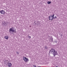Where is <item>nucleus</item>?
I'll use <instances>...</instances> for the list:
<instances>
[{"label": "nucleus", "mask_w": 67, "mask_h": 67, "mask_svg": "<svg viewBox=\"0 0 67 67\" xmlns=\"http://www.w3.org/2000/svg\"><path fill=\"white\" fill-rule=\"evenodd\" d=\"M57 18V17L56 16H54V19H56Z\"/></svg>", "instance_id": "1a4fd4ad"}, {"label": "nucleus", "mask_w": 67, "mask_h": 67, "mask_svg": "<svg viewBox=\"0 0 67 67\" xmlns=\"http://www.w3.org/2000/svg\"><path fill=\"white\" fill-rule=\"evenodd\" d=\"M4 38L5 39H6V40H8V38H9V36H6L4 37Z\"/></svg>", "instance_id": "0eeeda50"}, {"label": "nucleus", "mask_w": 67, "mask_h": 67, "mask_svg": "<svg viewBox=\"0 0 67 67\" xmlns=\"http://www.w3.org/2000/svg\"><path fill=\"white\" fill-rule=\"evenodd\" d=\"M23 60H24L26 63L27 62H29V59L25 57H23Z\"/></svg>", "instance_id": "20e7f679"}, {"label": "nucleus", "mask_w": 67, "mask_h": 67, "mask_svg": "<svg viewBox=\"0 0 67 67\" xmlns=\"http://www.w3.org/2000/svg\"><path fill=\"white\" fill-rule=\"evenodd\" d=\"M29 37H30V38H31V37L29 36Z\"/></svg>", "instance_id": "f8f14e48"}, {"label": "nucleus", "mask_w": 67, "mask_h": 67, "mask_svg": "<svg viewBox=\"0 0 67 67\" xmlns=\"http://www.w3.org/2000/svg\"><path fill=\"white\" fill-rule=\"evenodd\" d=\"M55 15L53 14L52 16H50L49 17V20H52L54 18V16Z\"/></svg>", "instance_id": "7ed1b4c3"}, {"label": "nucleus", "mask_w": 67, "mask_h": 67, "mask_svg": "<svg viewBox=\"0 0 67 67\" xmlns=\"http://www.w3.org/2000/svg\"><path fill=\"white\" fill-rule=\"evenodd\" d=\"M5 12L3 10H1L0 11V13H1V14H4Z\"/></svg>", "instance_id": "39448f33"}, {"label": "nucleus", "mask_w": 67, "mask_h": 67, "mask_svg": "<svg viewBox=\"0 0 67 67\" xmlns=\"http://www.w3.org/2000/svg\"><path fill=\"white\" fill-rule=\"evenodd\" d=\"M14 27H12L11 28H10L9 30V32L10 33L11 32V31H12V32H15V33H16V32L15 31V30H14Z\"/></svg>", "instance_id": "f03ea898"}, {"label": "nucleus", "mask_w": 67, "mask_h": 67, "mask_svg": "<svg viewBox=\"0 0 67 67\" xmlns=\"http://www.w3.org/2000/svg\"><path fill=\"white\" fill-rule=\"evenodd\" d=\"M33 66L34 67H36V66L35 65H33Z\"/></svg>", "instance_id": "9b49d317"}, {"label": "nucleus", "mask_w": 67, "mask_h": 67, "mask_svg": "<svg viewBox=\"0 0 67 67\" xmlns=\"http://www.w3.org/2000/svg\"><path fill=\"white\" fill-rule=\"evenodd\" d=\"M51 3V2H47V4H50V3Z\"/></svg>", "instance_id": "6e6552de"}, {"label": "nucleus", "mask_w": 67, "mask_h": 67, "mask_svg": "<svg viewBox=\"0 0 67 67\" xmlns=\"http://www.w3.org/2000/svg\"><path fill=\"white\" fill-rule=\"evenodd\" d=\"M12 66V64L11 63H8V66L9 67H11Z\"/></svg>", "instance_id": "423d86ee"}, {"label": "nucleus", "mask_w": 67, "mask_h": 67, "mask_svg": "<svg viewBox=\"0 0 67 67\" xmlns=\"http://www.w3.org/2000/svg\"><path fill=\"white\" fill-rule=\"evenodd\" d=\"M49 53L50 54H53L54 57L55 56V55H57V51H55V50L54 49L52 48L51 49L49 50Z\"/></svg>", "instance_id": "f257e3e1"}, {"label": "nucleus", "mask_w": 67, "mask_h": 67, "mask_svg": "<svg viewBox=\"0 0 67 67\" xmlns=\"http://www.w3.org/2000/svg\"><path fill=\"white\" fill-rule=\"evenodd\" d=\"M30 27H31V26H30Z\"/></svg>", "instance_id": "4468645a"}, {"label": "nucleus", "mask_w": 67, "mask_h": 67, "mask_svg": "<svg viewBox=\"0 0 67 67\" xmlns=\"http://www.w3.org/2000/svg\"><path fill=\"white\" fill-rule=\"evenodd\" d=\"M38 67H41V66H38Z\"/></svg>", "instance_id": "ddd939ff"}, {"label": "nucleus", "mask_w": 67, "mask_h": 67, "mask_svg": "<svg viewBox=\"0 0 67 67\" xmlns=\"http://www.w3.org/2000/svg\"><path fill=\"white\" fill-rule=\"evenodd\" d=\"M16 53L17 54H19V52H16Z\"/></svg>", "instance_id": "9d476101"}]
</instances>
